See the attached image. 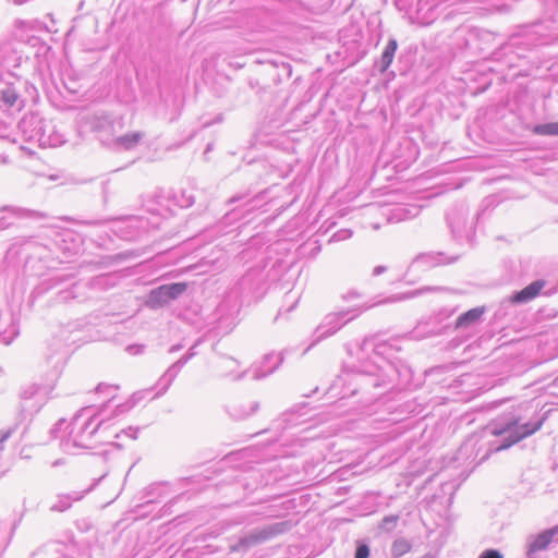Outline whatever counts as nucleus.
<instances>
[{
  "instance_id": "32",
  "label": "nucleus",
  "mask_w": 558,
  "mask_h": 558,
  "mask_svg": "<svg viewBox=\"0 0 558 558\" xmlns=\"http://www.w3.org/2000/svg\"><path fill=\"white\" fill-rule=\"evenodd\" d=\"M72 275H57L54 277L49 278L48 280L44 281L40 287H38L35 292L41 293L49 289L56 288L64 282H66L69 279H71Z\"/></svg>"
},
{
  "instance_id": "44",
  "label": "nucleus",
  "mask_w": 558,
  "mask_h": 558,
  "mask_svg": "<svg viewBox=\"0 0 558 558\" xmlns=\"http://www.w3.org/2000/svg\"><path fill=\"white\" fill-rule=\"evenodd\" d=\"M362 296V294L357 291V290H349L348 292L343 293L341 295V299L342 301L344 302H349V301H352L354 299H360Z\"/></svg>"
},
{
  "instance_id": "1",
  "label": "nucleus",
  "mask_w": 558,
  "mask_h": 558,
  "mask_svg": "<svg viewBox=\"0 0 558 558\" xmlns=\"http://www.w3.org/2000/svg\"><path fill=\"white\" fill-rule=\"evenodd\" d=\"M372 349L369 360H359L356 365L345 368L330 386L329 392L339 395L340 399L362 393L365 401L371 402L396 386L398 379L408 381L411 369L400 359L395 356L400 348L395 341L372 343L365 338L360 345L361 352Z\"/></svg>"
},
{
  "instance_id": "34",
  "label": "nucleus",
  "mask_w": 558,
  "mask_h": 558,
  "mask_svg": "<svg viewBox=\"0 0 558 558\" xmlns=\"http://www.w3.org/2000/svg\"><path fill=\"white\" fill-rule=\"evenodd\" d=\"M471 40H478L481 44H490L495 40V34L487 29H472L470 31Z\"/></svg>"
},
{
  "instance_id": "56",
  "label": "nucleus",
  "mask_w": 558,
  "mask_h": 558,
  "mask_svg": "<svg viewBox=\"0 0 558 558\" xmlns=\"http://www.w3.org/2000/svg\"><path fill=\"white\" fill-rule=\"evenodd\" d=\"M448 327H449V326H447V325H446V326H444V327H441V328H438V329H430V330L428 331V333H430V335H438V333H440V332L442 331V329L448 328Z\"/></svg>"
},
{
  "instance_id": "42",
  "label": "nucleus",
  "mask_w": 558,
  "mask_h": 558,
  "mask_svg": "<svg viewBox=\"0 0 558 558\" xmlns=\"http://www.w3.org/2000/svg\"><path fill=\"white\" fill-rule=\"evenodd\" d=\"M293 416H294L293 411H287V412L282 413L280 418L277 421V428H279V427L286 428L287 426L282 425V424H288Z\"/></svg>"
},
{
  "instance_id": "11",
  "label": "nucleus",
  "mask_w": 558,
  "mask_h": 558,
  "mask_svg": "<svg viewBox=\"0 0 558 558\" xmlns=\"http://www.w3.org/2000/svg\"><path fill=\"white\" fill-rule=\"evenodd\" d=\"M283 353H268L264 355L260 363L254 366L252 369H245L233 377L234 381L243 379L248 373L254 380H262L269 375L274 374L279 366L283 363Z\"/></svg>"
},
{
  "instance_id": "60",
  "label": "nucleus",
  "mask_w": 558,
  "mask_h": 558,
  "mask_svg": "<svg viewBox=\"0 0 558 558\" xmlns=\"http://www.w3.org/2000/svg\"><path fill=\"white\" fill-rule=\"evenodd\" d=\"M148 211H151L154 214H159L158 209H151V208H148Z\"/></svg>"
},
{
  "instance_id": "54",
  "label": "nucleus",
  "mask_w": 558,
  "mask_h": 558,
  "mask_svg": "<svg viewBox=\"0 0 558 558\" xmlns=\"http://www.w3.org/2000/svg\"><path fill=\"white\" fill-rule=\"evenodd\" d=\"M422 558H438V554L435 551H428L422 556Z\"/></svg>"
},
{
  "instance_id": "61",
  "label": "nucleus",
  "mask_w": 558,
  "mask_h": 558,
  "mask_svg": "<svg viewBox=\"0 0 558 558\" xmlns=\"http://www.w3.org/2000/svg\"><path fill=\"white\" fill-rule=\"evenodd\" d=\"M16 24H17V25H24V24H25V22H23V21H19V22H16Z\"/></svg>"
},
{
  "instance_id": "20",
  "label": "nucleus",
  "mask_w": 558,
  "mask_h": 558,
  "mask_svg": "<svg viewBox=\"0 0 558 558\" xmlns=\"http://www.w3.org/2000/svg\"><path fill=\"white\" fill-rule=\"evenodd\" d=\"M251 190H246L243 193L234 194L227 201V205L231 207V209L226 214L225 219L227 221H232L239 217V210L242 207H246L252 203L250 198Z\"/></svg>"
},
{
  "instance_id": "24",
  "label": "nucleus",
  "mask_w": 558,
  "mask_h": 558,
  "mask_svg": "<svg viewBox=\"0 0 558 558\" xmlns=\"http://www.w3.org/2000/svg\"><path fill=\"white\" fill-rule=\"evenodd\" d=\"M63 368V363L57 362L52 373L50 374L49 383H47L43 387H38L36 385L31 386L29 388L23 390L21 393L23 399H31L33 396H35L40 389L51 390L53 388V384L57 381V379L60 377Z\"/></svg>"
},
{
  "instance_id": "36",
  "label": "nucleus",
  "mask_w": 558,
  "mask_h": 558,
  "mask_svg": "<svg viewBox=\"0 0 558 558\" xmlns=\"http://www.w3.org/2000/svg\"><path fill=\"white\" fill-rule=\"evenodd\" d=\"M436 290H439V288L438 287H423V288L415 289V290H412V291L407 292V293L397 294V295L393 296V301H401V300L412 299V298L422 295V294H424L426 292L436 291Z\"/></svg>"
},
{
  "instance_id": "26",
  "label": "nucleus",
  "mask_w": 558,
  "mask_h": 558,
  "mask_svg": "<svg viewBox=\"0 0 558 558\" xmlns=\"http://www.w3.org/2000/svg\"><path fill=\"white\" fill-rule=\"evenodd\" d=\"M168 198L180 208H189L195 203V196L191 190H180L172 192Z\"/></svg>"
},
{
  "instance_id": "33",
  "label": "nucleus",
  "mask_w": 558,
  "mask_h": 558,
  "mask_svg": "<svg viewBox=\"0 0 558 558\" xmlns=\"http://www.w3.org/2000/svg\"><path fill=\"white\" fill-rule=\"evenodd\" d=\"M434 265V257L427 254L418 255L410 265L409 271L425 269Z\"/></svg>"
},
{
  "instance_id": "15",
  "label": "nucleus",
  "mask_w": 558,
  "mask_h": 558,
  "mask_svg": "<svg viewBox=\"0 0 558 558\" xmlns=\"http://www.w3.org/2000/svg\"><path fill=\"white\" fill-rule=\"evenodd\" d=\"M421 213V206L415 204H398L386 208L384 215L390 223H399L417 217Z\"/></svg>"
},
{
  "instance_id": "64",
  "label": "nucleus",
  "mask_w": 558,
  "mask_h": 558,
  "mask_svg": "<svg viewBox=\"0 0 558 558\" xmlns=\"http://www.w3.org/2000/svg\"><path fill=\"white\" fill-rule=\"evenodd\" d=\"M478 49H480L481 51H484L486 48H485V47L480 46V47H478Z\"/></svg>"
},
{
  "instance_id": "53",
  "label": "nucleus",
  "mask_w": 558,
  "mask_h": 558,
  "mask_svg": "<svg viewBox=\"0 0 558 558\" xmlns=\"http://www.w3.org/2000/svg\"><path fill=\"white\" fill-rule=\"evenodd\" d=\"M248 85H250L251 89L256 90V93H259V85H258L257 81L250 80Z\"/></svg>"
},
{
  "instance_id": "41",
  "label": "nucleus",
  "mask_w": 558,
  "mask_h": 558,
  "mask_svg": "<svg viewBox=\"0 0 558 558\" xmlns=\"http://www.w3.org/2000/svg\"><path fill=\"white\" fill-rule=\"evenodd\" d=\"M478 558H504V555L498 549L489 548L482 551Z\"/></svg>"
},
{
  "instance_id": "50",
  "label": "nucleus",
  "mask_w": 558,
  "mask_h": 558,
  "mask_svg": "<svg viewBox=\"0 0 558 558\" xmlns=\"http://www.w3.org/2000/svg\"><path fill=\"white\" fill-rule=\"evenodd\" d=\"M126 350H128L131 354H141V353L144 351V345H137V344L129 345V347L126 348Z\"/></svg>"
},
{
  "instance_id": "4",
  "label": "nucleus",
  "mask_w": 558,
  "mask_h": 558,
  "mask_svg": "<svg viewBox=\"0 0 558 558\" xmlns=\"http://www.w3.org/2000/svg\"><path fill=\"white\" fill-rule=\"evenodd\" d=\"M105 407H85L74 415L69 424L68 437L61 440L64 452L74 453L75 449H92L96 444L105 441L102 434L110 426L105 416Z\"/></svg>"
},
{
  "instance_id": "63",
  "label": "nucleus",
  "mask_w": 558,
  "mask_h": 558,
  "mask_svg": "<svg viewBox=\"0 0 558 558\" xmlns=\"http://www.w3.org/2000/svg\"><path fill=\"white\" fill-rule=\"evenodd\" d=\"M283 312V308L281 307L279 311H278V315H281Z\"/></svg>"
},
{
  "instance_id": "17",
  "label": "nucleus",
  "mask_w": 558,
  "mask_h": 558,
  "mask_svg": "<svg viewBox=\"0 0 558 558\" xmlns=\"http://www.w3.org/2000/svg\"><path fill=\"white\" fill-rule=\"evenodd\" d=\"M545 286L544 280H534L520 291H515L510 296V302L513 304H523L535 299Z\"/></svg>"
},
{
  "instance_id": "49",
  "label": "nucleus",
  "mask_w": 558,
  "mask_h": 558,
  "mask_svg": "<svg viewBox=\"0 0 558 558\" xmlns=\"http://www.w3.org/2000/svg\"><path fill=\"white\" fill-rule=\"evenodd\" d=\"M21 252V248L16 246V244H12L7 251L5 258L9 259L11 256L16 255Z\"/></svg>"
},
{
  "instance_id": "10",
  "label": "nucleus",
  "mask_w": 558,
  "mask_h": 558,
  "mask_svg": "<svg viewBox=\"0 0 558 558\" xmlns=\"http://www.w3.org/2000/svg\"><path fill=\"white\" fill-rule=\"evenodd\" d=\"M187 290L186 282H171L151 289L145 300L150 310H159L178 300Z\"/></svg>"
},
{
  "instance_id": "6",
  "label": "nucleus",
  "mask_w": 558,
  "mask_h": 558,
  "mask_svg": "<svg viewBox=\"0 0 558 558\" xmlns=\"http://www.w3.org/2000/svg\"><path fill=\"white\" fill-rule=\"evenodd\" d=\"M373 307V304L363 305L359 307L342 310L340 312L327 314L322 323L316 327L314 331V340L312 345L315 343L335 335L344 325L359 317L364 311Z\"/></svg>"
},
{
  "instance_id": "28",
  "label": "nucleus",
  "mask_w": 558,
  "mask_h": 558,
  "mask_svg": "<svg viewBox=\"0 0 558 558\" xmlns=\"http://www.w3.org/2000/svg\"><path fill=\"white\" fill-rule=\"evenodd\" d=\"M166 483H154L150 484L144 490V498L147 504L156 502L166 495Z\"/></svg>"
},
{
  "instance_id": "59",
  "label": "nucleus",
  "mask_w": 558,
  "mask_h": 558,
  "mask_svg": "<svg viewBox=\"0 0 558 558\" xmlns=\"http://www.w3.org/2000/svg\"><path fill=\"white\" fill-rule=\"evenodd\" d=\"M39 41V39L37 37H32L29 39V43H32L33 46H36V44Z\"/></svg>"
},
{
  "instance_id": "45",
  "label": "nucleus",
  "mask_w": 558,
  "mask_h": 558,
  "mask_svg": "<svg viewBox=\"0 0 558 558\" xmlns=\"http://www.w3.org/2000/svg\"><path fill=\"white\" fill-rule=\"evenodd\" d=\"M13 432H14V428H11V427L8 429H0V446H2V444L5 442L11 437ZM1 449H2V447H0V450Z\"/></svg>"
},
{
  "instance_id": "58",
  "label": "nucleus",
  "mask_w": 558,
  "mask_h": 558,
  "mask_svg": "<svg viewBox=\"0 0 558 558\" xmlns=\"http://www.w3.org/2000/svg\"><path fill=\"white\" fill-rule=\"evenodd\" d=\"M64 423H65L64 420H59L58 423L56 424L54 428L52 429V432H54L57 428H60Z\"/></svg>"
},
{
  "instance_id": "57",
  "label": "nucleus",
  "mask_w": 558,
  "mask_h": 558,
  "mask_svg": "<svg viewBox=\"0 0 558 558\" xmlns=\"http://www.w3.org/2000/svg\"><path fill=\"white\" fill-rule=\"evenodd\" d=\"M181 349H182L181 344H173L172 347H170L169 353H174V352H177V351H179Z\"/></svg>"
},
{
  "instance_id": "22",
  "label": "nucleus",
  "mask_w": 558,
  "mask_h": 558,
  "mask_svg": "<svg viewBox=\"0 0 558 558\" xmlns=\"http://www.w3.org/2000/svg\"><path fill=\"white\" fill-rule=\"evenodd\" d=\"M485 312V306H477L462 313L456 320L454 329H466L476 325Z\"/></svg>"
},
{
  "instance_id": "39",
  "label": "nucleus",
  "mask_w": 558,
  "mask_h": 558,
  "mask_svg": "<svg viewBox=\"0 0 558 558\" xmlns=\"http://www.w3.org/2000/svg\"><path fill=\"white\" fill-rule=\"evenodd\" d=\"M138 434L137 427H128L125 429H122L120 433L116 434V438H120L122 435L129 437L130 439H136Z\"/></svg>"
},
{
  "instance_id": "35",
  "label": "nucleus",
  "mask_w": 558,
  "mask_h": 558,
  "mask_svg": "<svg viewBox=\"0 0 558 558\" xmlns=\"http://www.w3.org/2000/svg\"><path fill=\"white\" fill-rule=\"evenodd\" d=\"M411 544L405 538H398L392 543L391 554L395 558H399L410 551Z\"/></svg>"
},
{
  "instance_id": "2",
  "label": "nucleus",
  "mask_w": 558,
  "mask_h": 558,
  "mask_svg": "<svg viewBox=\"0 0 558 558\" xmlns=\"http://www.w3.org/2000/svg\"><path fill=\"white\" fill-rule=\"evenodd\" d=\"M546 421V415L539 416L530 402L521 404L512 412L501 415L488 425L487 432L497 439L488 442V448L482 453L486 444H480L481 437L470 436L458 449L459 460L470 461L478 465L483 463L490 453L510 448L520 440L539 430Z\"/></svg>"
},
{
  "instance_id": "48",
  "label": "nucleus",
  "mask_w": 558,
  "mask_h": 558,
  "mask_svg": "<svg viewBox=\"0 0 558 558\" xmlns=\"http://www.w3.org/2000/svg\"><path fill=\"white\" fill-rule=\"evenodd\" d=\"M117 388H118L117 386L99 384V385L97 386V388H96V391H97L98 393L104 392L105 390H108V391H114V390H117Z\"/></svg>"
},
{
  "instance_id": "23",
  "label": "nucleus",
  "mask_w": 558,
  "mask_h": 558,
  "mask_svg": "<svg viewBox=\"0 0 558 558\" xmlns=\"http://www.w3.org/2000/svg\"><path fill=\"white\" fill-rule=\"evenodd\" d=\"M143 393L142 391H138V392H135L131 396V398L124 402V403H120V404H117L113 409V411L111 412L110 415H107V409H108V405L109 403L112 401V399L114 398V396H111V398L108 400V402L104 403L102 405H106L105 407V416L107 417L108 420V423L119 416V415H122V414H125L126 412H129L132 408H134L140 401L141 399L143 398Z\"/></svg>"
},
{
  "instance_id": "3",
  "label": "nucleus",
  "mask_w": 558,
  "mask_h": 558,
  "mask_svg": "<svg viewBox=\"0 0 558 558\" xmlns=\"http://www.w3.org/2000/svg\"><path fill=\"white\" fill-rule=\"evenodd\" d=\"M9 66L8 60L0 62V138L16 143L10 130L11 113L20 111L25 106L27 97L34 100L37 90L27 80L4 71Z\"/></svg>"
},
{
  "instance_id": "55",
  "label": "nucleus",
  "mask_w": 558,
  "mask_h": 558,
  "mask_svg": "<svg viewBox=\"0 0 558 558\" xmlns=\"http://www.w3.org/2000/svg\"><path fill=\"white\" fill-rule=\"evenodd\" d=\"M64 464V460L63 459H57L54 460L52 463H51V466L52 468H58L60 465H63Z\"/></svg>"
},
{
  "instance_id": "13",
  "label": "nucleus",
  "mask_w": 558,
  "mask_h": 558,
  "mask_svg": "<svg viewBox=\"0 0 558 558\" xmlns=\"http://www.w3.org/2000/svg\"><path fill=\"white\" fill-rule=\"evenodd\" d=\"M106 476V474L101 475L98 478H95L93 483L83 490H73L69 494L58 495L57 501L50 507L51 511L63 512L71 508L72 502L82 500L85 495L90 493L96 488L99 482Z\"/></svg>"
},
{
  "instance_id": "30",
  "label": "nucleus",
  "mask_w": 558,
  "mask_h": 558,
  "mask_svg": "<svg viewBox=\"0 0 558 558\" xmlns=\"http://www.w3.org/2000/svg\"><path fill=\"white\" fill-rule=\"evenodd\" d=\"M110 277L108 275L96 276L88 281H77L78 284H86V293L93 296L94 290H102L109 282Z\"/></svg>"
},
{
  "instance_id": "19",
  "label": "nucleus",
  "mask_w": 558,
  "mask_h": 558,
  "mask_svg": "<svg viewBox=\"0 0 558 558\" xmlns=\"http://www.w3.org/2000/svg\"><path fill=\"white\" fill-rule=\"evenodd\" d=\"M490 59L507 68H514L518 65L517 61L520 59V56L515 52L511 44H506L492 52Z\"/></svg>"
},
{
  "instance_id": "52",
  "label": "nucleus",
  "mask_w": 558,
  "mask_h": 558,
  "mask_svg": "<svg viewBox=\"0 0 558 558\" xmlns=\"http://www.w3.org/2000/svg\"><path fill=\"white\" fill-rule=\"evenodd\" d=\"M452 312H449V311H441L439 312V314L435 317V320L437 319H442V318H448L450 315H451Z\"/></svg>"
},
{
  "instance_id": "7",
  "label": "nucleus",
  "mask_w": 558,
  "mask_h": 558,
  "mask_svg": "<svg viewBox=\"0 0 558 558\" xmlns=\"http://www.w3.org/2000/svg\"><path fill=\"white\" fill-rule=\"evenodd\" d=\"M446 220L456 242L472 244L475 227L473 220H469V209L464 204L453 205L447 211Z\"/></svg>"
},
{
  "instance_id": "5",
  "label": "nucleus",
  "mask_w": 558,
  "mask_h": 558,
  "mask_svg": "<svg viewBox=\"0 0 558 558\" xmlns=\"http://www.w3.org/2000/svg\"><path fill=\"white\" fill-rule=\"evenodd\" d=\"M19 132L25 142L35 143L39 147H58L65 142L64 135L56 125L38 113L24 116L17 124Z\"/></svg>"
},
{
  "instance_id": "21",
  "label": "nucleus",
  "mask_w": 558,
  "mask_h": 558,
  "mask_svg": "<svg viewBox=\"0 0 558 558\" xmlns=\"http://www.w3.org/2000/svg\"><path fill=\"white\" fill-rule=\"evenodd\" d=\"M398 49V41L396 38H389L387 41L380 58L375 61V69L378 70L379 73H385L389 66L391 65L396 51Z\"/></svg>"
},
{
  "instance_id": "29",
  "label": "nucleus",
  "mask_w": 558,
  "mask_h": 558,
  "mask_svg": "<svg viewBox=\"0 0 558 558\" xmlns=\"http://www.w3.org/2000/svg\"><path fill=\"white\" fill-rule=\"evenodd\" d=\"M0 211H8L11 217L14 218H41L43 215L33 209H27L23 207H15V206H3Z\"/></svg>"
},
{
  "instance_id": "37",
  "label": "nucleus",
  "mask_w": 558,
  "mask_h": 558,
  "mask_svg": "<svg viewBox=\"0 0 558 558\" xmlns=\"http://www.w3.org/2000/svg\"><path fill=\"white\" fill-rule=\"evenodd\" d=\"M369 553L371 549L367 543H365L364 541L356 542L354 558H368Z\"/></svg>"
},
{
  "instance_id": "16",
  "label": "nucleus",
  "mask_w": 558,
  "mask_h": 558,
  "mask_svg": "<svg viewBox=\"0 0 558 558\" xmlns=\"http://www.w3.org/2000/svg\"><path fill=\"white\" fill-rule=\"evenodd\" d=\"M20 333L17 320L12 313L0 315V340L10 344Z\"/></svg>"
},
{
  "instance_id": "46",
  "label": "nucleus",
  "mask_w": 558,
  "mask_h": 558,
  "mask_svg": "<svg viewBox=\"0 0 558 558\" xmlns=\"http://www.w3.org/2000/svg\"><path fill=\"white\" fill-rule=\"evenodd\" d=\"M352 235V232L350 230H340L333 234V239L336 241H342L345 239H349Z\"/></svg>"
},
{
  "instance_id": "27",
  "label": "nucleus",
  "mask_w": 558,
  "mask_h": 558,
  "mask_svg": "<svg viewBox=\"0 0 558 558\" xmlns=\"http://www.w3.org/2000/svg\"><path fill=\"white\" fill-rule=\"evenodd\" d=\"M259 408L257 401H252L248 404H241L230 409L229 414L234 420H244L254 414Z\"/></svg>"
},
{
  "instance_id": "47",
  "label": "nucleus",
  "mask_w": 558,
  "mask_h": 558,
  "mask_svg": "<svg viewBox=\"0 0 558 558\" xmlns=\"http://www.w3.org/2000/svg\"><path fill=\"white\" fill-rule=\"evenodd\" d=\"M13 225V221L8 216L0 218V230H5Z\"/></svg>"
},
{
  "instance_id": "14",
  "label": "nucleus",
  "mask_w": 558,
  "mask_h": 558,
  "mask_svg": "<svg viewBox=\"0 0 558 558\" xmlns=\"http://www.w3.org/2000/svg\"><path fill=\"white\" fill-rule=\"evenodd\" d=\"M86 284H78L74 282L70 288L59 290L52 299L53 304H70L81 303L92 299V295L86 293Z\"/></svg>"
},
{
  "instance_id": "38",
  "label": "nucleus",
  "mask_w": 558,
  "mask_h": 558,
  "mask_svg": "<svg viewBox=\"0 0 558 558\" xmlns=\"http://www.w3.org/2000/svg\"><path fill=\"white\" fill-rule=\"evenodd\" d=\"M399 520V515L398 514H389V515H386L383 520H381V523H380V527L385 531H391L392 529H395V526L397 525V522Z\"/></svg>"
},
{
  "instance_id": "12",
  "label": "nucleus",
  "mask_w": 558,
  "mask_h": 558,
  "mask_svg": "<svg viewBox=\"0 0 558 558\" xmlns=\"http://www.w3.org/2000/svg\"><path fill=\"white\" fill-rule=\"evenodd\" d=\"M554 539H558V524L536 535H530L526 541V558H534L537 551L546 549Z\"/></svg>"
},
{
  "instance_id": "18",
  "label": "nucleus",
  "mask_w": 558,
  "mask_h": 558,
  "mask_svg": "<svg viewBox=\"0 0 558 558\" xmlns=\"http://www.w3.org/2000/svg\"><path fill=\"white\" fill-rule=\"evenodd\" d=\"M145 134L141 131L130 132L120 136L114 135L109 144L116 150H132L144 138Z\"/></svg>"
},
{
  "instance_id": "40",
  "label": "nucleus",
  "mask_w": 558,
  "mask_h": 558,
  "mask_svg": "<svg viewBox=\"0 0 558 558\" xmlns=\"http://www.w3.org/2000/svg\"><path fill=\"white\" fill-rule=\"evenodd\" d=\"M195 347L196 344H194L192 348H190V350L183 354L178 361L177 363L183 367L192 357H194L196 355V351H195Z\"/></svg>"
},
{
  "instance_id": "31",
  "label": "nucleus",
  "mask_w": 558,
  "mask_h": 558,
  "mask_svg": "<svg viewBox=\"0 0 558 558\" xmlns=\"http://www.w3.org/2000/svg\"><path fill=\"white\" fill-rule=\"evenodd\" d=\"M532 132L538 136H558V121L535 124Z\"/></svg>"
},
{
  "instance_id": "25",
  "label": "nucleus",
  "mask_w": 558,
  "mask_h": 558,
  "mask_svg": "<svg viewBox=\"0 0 558 558\" xmlns=\"http://www.w3.org/2000/svg\"><path fill=\"white\" fill-rule=\"evenodd\" d=\"M181 368L182 367L177 362L169 366V368L163 373V375L158 380L157 385L160 387V389L158 390L154 398H158L166 393V391L169 389L173 380L177 378Z\"/></svg>"
},
{
  "instance_id": "9",
  "label": "nucleus",
  "mask_w": 558,
  "mask_h": 558,
  "mask_svg": "<svg viewBox=\"0 0 558 558\" xmlns=\"http://www.w3.org/2000/svg\"><path fill=\"white\" fill-rule=\"evenodd\" d=\"M87 125L101 143L109 145L114 135L123 130L124 123L121 117L98 112L87 119Z\"/></svg>"
},
{
  "instance_id": "43",
  "label": "nucleus",
  "mask_w": 558,
  "mask_h": 558,
  "mask_svg": "<svg viewBox=\"0 0 558 558\" xmlns=\"http://www.w3.org/2000/svg\"><path fill=\"white\" fill-rule=\"evenodd\" d=\"M286 301L290 302V305L284 308V312L289 313V312H291L296 306V304H298V295L296 294H292L291 292H289V293L286 294Z\"/></svg>"
},
{
  "instance_id": "62",
  "label": "nucleus",
  "mask_w": 558,
  "mask_h": 558,
  "mask_svg": "<svg viewBox=\"0 0 558 558\" xmlns=\"http://www.w3.org/2000/svg\"><path fill=\"white\" fill-rule=\"evenodd\" d=\"M227 362L235 363L233 359H227Z\"/></svg>"
},
{
  "instance_id": "51",
  "label": "nucleus",
  "mask_w": 558,
  "mask_h": 558,
  "mask_svg": "<svg viewBox=\"0 0 558 558\" xmlns=\"http://www.w3.org/2000/svg\"><path fill=\"white\" fill-rule=\"evenodd\" d=\"M387 270V267L386 266H376L374 269H373V276H379L381 274H384L385 271Z\"/></svg>"
},
{
  "instance_id": "8",
  "label": "nucleus",
  "mask_w": 558,
  "mask_h": 558,
  "mask_svg": "<svg viewBox=\"0 0 558 558\" xmlns=\"http://www.w3.org/2000/svg\"><path fill=\"white\" fill-rule=\"evenodd\" d=\"M293 525L294 524L291 520H284L263 527L253 529L239 538L238 547L246 549L263 544L279 535L288 533L292 530Z\"/></svg>"
}]
</instances>
